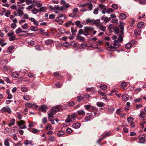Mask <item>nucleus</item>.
I'll return each mask as SVG.
<instances>
[{"instance_id":"obj_6","label":"nucleus","mask_w":146,"mask_h":146,"mask_svg":"<svg viewBox=\"0 0 146 146\" xmlns=\"http://www.w3.org/2000/svg\"><path fill=\"white\" fill-rule=\"evenodd\" d=\"M25 122L23 120H21L17 122V124L19 126V128L20 129H25L27 126L25 125Z\"/></svg>"},{"instance_id":"obj_62","label":"nucleus","mask_w":146,"mask_h":146,"mask_svg":"<svg viewBox=\"0 0 146 146\" xmlns=\"http://www.w3.org/2000/svg\"><path fill=\"white\" fill-rule=\"evenodd\" d=\"M102 31H105L106 30V27L104 26H101L100 28Z\"/></svg>"},{"instance_id":"obj_57","label":"nucleus","mask_w":146,"mask_h":146,"mask_svg":"<svg viewBox=\"0 0 146 146\" xmlns=\"http://www.w3.org/2000/svg\"><path fill=\"white\" fill-rule=\"evenodd\" d=\"M42 123H43L45 124L47 122V119L46 117H44L42 119Z\"/></svg>"},{"instance_id":"obj_19","label":"nucleus","mask_w":146,"mask_h":146,"mask_svg":"<svg viewBox=\"0 0 146 146\" xmlns=\"http://www.w3.org/2000/svg\"><path fill=\"white\" fill-rule=\"evenodd\" d=\"M19 76V74L17 72H14L11 74V76L14 78H18Z\"/></svg>"},{"instance_id":"obj_61","label":"nucleus","mask_w":146,"mask_h":146,"mask_svg":"<svg viewBox=\"0 0 146 146\" xmlns=\"http://www.w3.org/2000/svg\"><path fill=\"white\" fill-rule=\"evenodd\" d=\"M14 47L13 46H9L8 49V51L11 52L14 49Z\"/></svg>"},{"instance_id":"obj_37","label":"nucleus","mask_w":146,"mask_h":146,"mask_svg":"<svg viewBox=\"0 0 146 146\" xmlns=\"http://www.w3.org/2000/svg\"><path fill=\"white\" fill-rule=\"evenodd\" d=\"M48 140L51 142L54 141L55 140V137L54 136H50L49 137Z\"/></svg>"},{"instance_id":"obj_47","label":"nucleus","mask_w":146,"mask_h":146,"mask_svg":"<svg viewBox=\"0 0 146 146\" xmlns=\"http://www.w3.org/2000/svg\"><path fill=\"white\" fill-rule=\"evenodd\" d=\"M9 139H6L4 141V145L5 146H9Z\"/></svg>"},{"instance_id":"obj_34","label":"nucleus","mask_w":146,"mask_h":146,"mask_svg":"<svg viewBox=\"0 0 146 146\" xmlns=\"http://www.w3.org/2000/svg\"><path fill=\"white\" fill-rule=\"evenodd\" d=\"M107 108L109 111L112 112L114 110V108L111 106H108L107 107Z\"/></svg>"},{"instance_id":"obj_60","label":"nucleus","mask_w":146,"mask_h":146,"mask_svg":"<svg viewBox=\"0 0 146 146\" xmlns=\"http://www.w3.org/2000/svg\"><path fill=\"white\" fill-rule=\"evenodd\" d=\"M28 76L30 78L32 77L35 78V75L33 73H29L28 74Z\"/></svg>"},{"instance_id":"obj_26","label":"nucleus","mask_w":146,"mask_h":146,"mask_svg":"<svg viewBox=\"0 0 146 146\" xmlns=\"http://www.w3.org/2000/svg\"><path fill=\"white\" fill-rule=\"evenodd\" d=\"M15 119H13L11 120L10 121V123L8 124V126L11 127L12 125H14L15 124Z\"/></svg>"},{"instance_id":"obj_21","label":"nucleus","mask_w":146,"mask_h":146,"mask_svg":"<svg viewBox=\"0 0 146 146\" xmlns=\"http://www.w3.org/2000/svg\"><path fill=\"white\" fill-rule=\"evenodd\" d=\"M64 134V131L62 130H60L57 133V135L58 137H61L63 136Z\"/></svg>"},{"instance_id":"obj_46","label":"nucleus","mask_w":146,"mask_h":146,"mask_svg":"<svg viewBox=\"0 0 146 146\" xmlns=\"http://www.w3.org/2000/svg\"><path fill=\"white\" fill-rule=\"evenodd\" d=\"M54 115L52 114V113H51L49 112V113L48 114V119L49 120H50V119H52L53 118V115Z\"/></svg>"},{"instance_id":"obj_10","label":"nucleus","mask_w":146,"mask_h":146,"mask_svg":"<svg viewBox=\"0 0 146 146\" xmlns=\"http://www.w3.org/2000/svg\"><path fill=\"white\" fill-rule=\"evenodd\" d=\"M111 133L110 132H107L105 134H102V137L100 138L99 139V140L100 141H101L103 139H104L105 137H108L111 135Z\"/></svg>"},{"instance_id":"obj_51","label":"nucleus","mask_w":146,"mask_h":146,"mask_svg":"<svg viewBox=\"0 0 146 146\" xmlns=\"http://www.w3.org/2000/svg\"><path fill=\"white\" fill-rule=\"evenodd\" d=\"M77 98L78 101L79 102H80L81 101L83 100L84 99L83 97H82L81 96H78Z\"/></svg>"},{"instance_id":"obj_7","label":"nucleus","mask_w":146,"mask_h":146,"mask_svg":"<svg viewBox=\"0 0 146 146\" xmlns=\"http://www.w3.org/2000/svg\"><path fill=\"white\" fill-rule=\"evenodd\" d=\"M0 111L2 113L7 112L9 114H10L11 113V109L8 107H5L2 108L1 110Z\"/></svg>"},{"instance_id":"obj_15","label":"nucleus","mask_w":146,"mask_h":146,"mask_svg":"<svg viewBox=\"0 0 146 146\" xmlns=\"http://www.w3.org/2000/svg\"><path fill=\"white\" fill-rule=\"evenodd\" d=\"M77 113L79 115L84 116L85 113V112L82 110H80L77 111Z\"/></svg>"},{"instance_id":"obj_3","label":"nucleus","mask_w":146,"mask_h":146,"mask_svg":"<svg viewBox=\"0 0 146 146\" xmlns=\"http://www.w3.org/2000/svg\"><path fill=\"white\" fill-rule=\"evenodd\" d=\"M94 28L89 27H86L84 28V35L87 36L91 34L94 30Z\"/></svg>"},{"instance_id":"obj_39","label":"nucleus","mask_w":146,"mask_h":146,"mask_svg":"<svg viewBox=\"0 0 146 146\" xmlns=\"http://www.w3.org/2000/svg\"><path fill=\"white\" fill-rule=\"evenodd\" d=\"M32 12L33 13L35 14H36L39 11L38 9H37L36 8H34L32 10Z\"/></svg>"},{"instance_id":"obj_29","label":"nucleus","mask_w":146,"mask_h":146,"mask_svg":"<svg viewBox=\"0 0 146 146\" xmlns=\"http://www.w3.org/2000/svg\"><path fill=\"white\" fill-rule=\"evenodd\" d=\"M100 19H98L96 20H94L93 21V23L98 26H99L100 23Z\"/></svg>"},{"instance_id":"obj_44","label":"nucleus","mask_w":146,"mask_h":146,"mask_svg":"<svg viewBox=\"0 0 146 146\" xmlns=\"http://www.w3.org/2000/svg\"><path fill=\"white\" fill-rule=\"evenodd\" d=\"M105 9L106 11V13H110V12H113V10L111 8H108L107 9L105 8Z\"/></svg>"},{"instance_id":"obj_1","label":"nucleus","mask_w":146,"mask_h":146,"mask_svg":"<svg viewBox=\"0 0 146 146\" xmlns=\"http://www.w3.org/2000/svg\"><path fill=\"white\" fill-rule=\"evenodd\" d=\"M123 29L124 27L121 25H119L118 27H115L113 28L115 33L119 36L118 39L120 42H122L123 40V38L124 36Z\"/></svg>"},{"instance_id":"obj_54","label":"nucleus","mask_w":146,"mask_h":146,"mask_svg":"<svg viewBox=\"0 0 146 146\" xmlns=\"http://www.w3.org/2000/svg\"><path fill=\"white\" fill-rule=\"evenodd\" d=\"M28 43L29 45L31 46L35 44V41L33 40H30L29 41H28Z\"/></svg>"},{"instance_id":"obj_5","label":"nucleus","mask_w":146,"mask_h":146,"mask_svg":"<svg viewBox=\"0 0 146 146\" xmlns=\"http://www.w3.org/2000/svg\"><path fill=\"white\" fill-rule=\"evenodd\" d=\"M7 36L9 37V40L10 41H13L16 38V36L14 32L12 31L11 32L7 34Z\"/></svg>"},{"instance_id":"obj_17","label":"nucleus","mask_w":146,"mask_h":146,"mask_svg":"<svg viewBox=\"0 0 146 146\" xmlns=\"http://www.w3.org/2000/svg\"><path fill=\"white\" fill-rule=\"evenodd\" d=\"M101 19L103 20H104L105 23H107L111 20V18H108L104 16L102 17Z\"/></svg>"},{"instance_id":"obj_35","label":"nucleus","mask_w":146,"mask_h":146,"mask_svg":"<svg viewBox=\"0 0 146 146\" xmlns=\"http://www.w3.org/2000/svg\"><path fill=\"white\" fill-rule=\"evenodd\" d=\"M39 110L40 111H42L43 112H45L46 111V107L44 106H41Z\"/></svg>"},{"instance_id":"obj_41","label":"nucleus","mask_w":146,"mask_h":146,"mask_svg":"<svg viewBox=\"0 0 146 146\" xmlns=\"http://www.w3.org/2000/svg\"><path fill=\"white\" fill-rule=\"evenodd\" d=\"M132 47V44L131 43H128L125 46V48L127 49H129Z\"/></svg>"},{"instance_id":"obj_48","label":"nucleus","mask_w":146,"mask_h":146,"mask_svg":"<svg viewBox=\"0 0 146 146\" xmlns=\"http://www.w3.org/2000/svg\"><path fill=\"white\" fill-rule=\"evenodd\" d=\"M52 127V126L50 124H47L46 126L45 130H50Z\"/></svg>"},{"instance_id":"obj_23","label":"nucleus","mask_w":146,"mask_h":146,"mask_svg":"<svg viewBox=\"0 0 146 146\" xmlns=\"http://www.w3.org/2000/svg\"><path fill=\"white\" fill-rule=\"evenodd\" d=\"M17 14L20 17L22 16L23 14V11L21 9H19L17 10Z\"/></svg>"},{"instance_id":"obj_36","label":"nucleus","mask_w":146,"mask_h":146,"mask_svg":"<svg viewBox=\"0 0 146 146\" xmlns=\"http://www.w3.org/2000/svg\"><path fill=\"white\" fill-rule=\"evenodd\" d=\"M30 29V30L34 31H36L38 30V28L37 27H35L34 26H31Z\"/></svg>"},{"instance_id":"obj_13","label":"nucleus","mask_w":146,"mask_h":146,"mask_svg":"<svg viewBox=\"0 0 146 146\" xmlns=\"http://www.w3.org/2000/svg\"><path fill=\"white\" fill-rule=\"evenodd\" d=\"M70 6V5L68 3L64 5L61 7H60V10L62 11L63 10H66L67 8L69 7Z\"/></svg>"},{"instance_id":"obj_63","label":"nucleus","mask_w":146,"mask_h":146,"mask_svg":"<svg viewBox=\"0 0 146 146\" xmlns=\"http://www.w3.org/2000/svg\"><path fill=\"white\" fill-rule=\"evenodd\" d=\"M70 45L73 46H76L77 45V43L75 41H72L70 42Z\"/></svg>"},{"instance_id":"obj_53","label":"nucleus","mask_w":146,"mask_h":146,"mask_svg":"<svg viewBox=\"0 0 146 146\" xmlns=\"http://www.w3.org/2000/svg\"><path fill=\"white\" fill-rule=\"evenodd\" d=\"M28 25L27 23H25L24 25L21 26V27L24 29H27L28 27Z\"/></svg>"},{"instance_id":"obj_55","label":"nucleus","mask_w":146,"mask_h":146,"mask_svg":"<svg viewBox=\"0 0 146 146\" xmlns=\"http://www.w3.org/2000/svg\"><path fill=\"white\" fill-rule=\"evenodd\" d=\"M26 106L29 108H31L33 107V105L31 103H27L25 104Z\"/></svg>"},{"instance_id":"obj_11","label":"nucleus","mask_w":146,"mask_h":146,"mask_svg":"<svg viewBox=\"0 0 146 146\" xmlns=\"http://www.w3.org/2000/svg\"><path fill=\"white\" fill-rule=\"evenodd\" d=\"M27 32L26 31H22L20 28H19L15 31V33L18 36V35H19L21 33H26Z\"/></svg>"},{"instance_id":"obj_25","label":"nucleus","mask_w":146,"mask_h":146,"mask_svg":"<svg viewBox=\"0 0 146 146\" xmlns=\"http://www.w3.org/2000/svg\"><path fill=\"white\" fill-rule=\"evenodd\" d=\"M119 17L120 19L124 20L126 18L127 16L125 14L122 13L120 14Z\"/></svg>"},{"instance_id":"obj_59","label":"nucleus","mask_w":146,"mask_h":146,"mask_svg":"<svg viewBox=\"0 0 146 146\" xmlns=\"http://www.w3.org/2000/svg\"><path fill=\"white\" fill-rule=\"evenodd\" d=\"M23 98L26 100L28 101L30 100V97L28 95H24L23 96Z\"/></svg>"},{"instance_id":"obj_14","label":"nucleus","mask_w":146,"mask_h":146,"mask_svg":"<svg viewBox=\"0 0 146 146\" xmlns=\"http://www.w3.org/2000/svg\"><path fill=\"white\" fill-rule=\"evenodd\" d=\"M76 38L78 40L81 42L84 41L85 40L84 37L81 36L80 35H77Z\"/></svg>"},{"instance_id":"obj_4","label":"nucleus","mask_w":146,"mask_h":146,"mask_svg":"<svg viewBox=\"0 0 146 146\" xmlns=\"http://www.w3.org/2000/svg\"><path fill=\"white\" fill-rule=\"evenodd\" d=\"M62 109L60 107L56 106L53 109H51L50 110V113L54 115L57 111H62Z\"/></svg>"},{"instance_id":"obj_64","label":"nucleus","mask_w":146,"mask_h":146,"mask_svg":"<svg viewBox=\"0 0 146 146\" xmlns=\"http://www.w3.org/2000/svg\"><path fill=\"white\" fill-rule=\"evenodd\" d=\"M3 68L5 71H8L10 70V67L7 66H5L3 67Z\"/></svg>"},{"instance_id":"obj_31","label":"nucleus","mask_w":146,"mask_h":146,"mask_svg":"<svg viewBox=\"0 0 146 146\" xmlns=\"http://www.w3.org/2000/svg\"><path fill=\"white\" fill-rule=\"evenodd\" d=\"M76 27L75 29L73 27H71V31L72 34L73 35H74L75 33L77 32V29H76Z\"/></svg>"},{"instance_id":"obj_58","label":"nucleus","mask_w":146,"mask_h":146,"mask_svg":"<svg viewBox=\"0 0 146 146\" xmlns=\"http://www.w3.org/2000/svg\"><path fill=\"white\" fill-rule=\"evenodd\" d=\"M21 90L24 92H26L27 90V88L26 87H22L21 88Z\"/></svg>"},{"instance_id":"obj_49","label":"nucleus","mask_w":146,"mask_h":146,"mask_svg":"<svg viewBox=\"0 0 146 146\" xmlns=\"http://www.w3.org/2000/svg\"><path fill=\"white\" fill-rule=\"evenodd\" d=\"M120 86L123 88H124L127 86L126 83L125 82H123L121 83Z\"/></svg>"},{"instance_id":"obj_43","label":"nucleus","mask_w":146,"mask_h":146,"mask_svg":"<svg viewBox=\"0 0 146 146\" xmlns=\"http://www.w3.org/2000/svg\"><path fill=\"white\" fill-rule=\"evenodd\" d=\"M55 86L57 88H60L62 87V84L60 82H58L55 83Z\"/></svg>"},{"instance_id":"obj_20","label":"nucleus","mask_w":146,"mask_h":146,"mask_svg":"<svg viewBox=\"0 0 146 146\" xmlns=\"http://www.w3.org/2000/svg\"><path fill=\"white\" fill-rule=\"evenodd\" d=\"M141 30L139 29H137L134 31V33L135 35H138L140 34Z\"/></svg>"},{"instance_id":"obj_27","label":"nucleus","mask_w":146,"mask_h":146,"mask_svg":"<svg viewBox=\"0 0 146 146\" xmlns=\"http://www.w3.org/2000/svg\"><path fill=\"white\" fill-rule=\"evenodd\" d=\"M97 105L99 107H101L105 106V104L102 102H98L96 103Z\"/></svg>"},{"instance_id":"obj_42","label":"nucleus","mask_w":146,"mask_h":146,"mask_svg":"<svg viewBox=\"0 0 146 146\" xmlns=\"http://www.w3.org/2000/svg\"><path fill=\"white\" fill-rule=\"evenodd\" d=\"M139 142L140 143H143L145 141V138L144 137H141L139 139Z\"/></svg>"},{"instance_id":"obj_38","label":"nucleus","mask_w":146,"mask_h":146,"mask_svg":"<svg viewBox=\"0 0 146 146\" xmlns=\"http://www.w3.org/2000/svg\"><path fill=\"white\" fill-rule=\"evenodd\" d=\"M92 106L90 105H85L84 106V107L85 109L88 111H90V110L91 109V107H92Z\"/></svg>"},{"instance_id":"obj_16","label":"nucleus","mask_w":146,"mask_h":146,"mask_svg":"<svg viewBox=\"0 0 146 146\" xmlns=\"http://www.w3.org/2000/svg\"><path fill=\"white\" fill-rule=\"evenodd\" d=\"M45 42L46 44L48 46L50 44H53L54 42V41L53 40L51 39H48L46 40L45 41Z\"/></svg>"},{"instance_id":"obj_33","label":"nucleus","mask_w":146,"mask_h":146,"mask_svg":"<svg viewBox=\"0 0 146 146\" xmlns=\"http://www.w3.org/2000/svg\"><path fill=\"white\" fill-rule=\"evenodd\" d=\"M144 23L143 22H139L137 24V27L138 28V29H140L144 25Z\"/></svg>"},{"instance_id":"obj_2","label":"nucleus","mask_w":146,"mask_h":146,"mask_svg":"<svg viewBox=\"0 0 146 146\" xmlns=\"http://www.w3.org/2000/svg\"><path fill=\"white\" fill-rule=\"evenodd\" d=\"M119 40H115V42L111 43L108 47V50L111 51L115 50L118 47L121 46L120 44H119Z\"/></svg>"},{"instance_id":"obj_22","label":"nucleus","mask_w":146,"mask_h":146,"mask_svg":"<svg viewBox=\"0 0 146 146\" xmlns=\"http://www.w3.org/2000/svg\"><path fill=\"white\" fill-rule=\"evenodd\" d=\"M80 125L81 124L80 123H74L72 125V127L75 129H78L80 127Z\"/></svg>"},{"instance_id":"obj_32","label":"nucleus","mask_w":146,"mask_h":146,"mask_svg":"<svg viewBox=\"0 0 146 146\" xmlns=\"http://www.w3.org/2000/svg\"><path fill=\"white\" fill-rule=\"evenodd\" d=\"M32 141L31 140H27L24 141V143L26 146L28 145L29 144L32 145Z\"/></svg>"},{"instance_id":"obj_8","label":"nucleus","mask_w":146,"mask_h":146,"mask_svg":"<svg viewBox=\"0 0 146 146\" xmlns=\"http://www.w3.org/2000/svg\"><path fill=\"white\" fill-rule=\"evenodd\" d=\"M82 7H88L89 10H91L93 8V5L91 3H86L82 5L81 6Z\"/></svg>"},{"instance_id":"obj_24","label":"nucleus","mask_w":146,"mask_h":146,"mask_svg":"<svg viewBox=\"0 0 146 146\" xmlns=\"http://www.w3.org/2000/svg\"><path fill=\"white\" fill-rule=\"evenodd\" d=\"M129 96L125 94L123 95L122 97V99L123 101H126L129 98Z\"/></svg>"},{"instance_id":"obj_12","label":"nucleus","mask_w":146,"mask_h":146,"mask_svg":"<svg viewBox=\"0 0 146 146\" xmlns=\"http://www.w3.org/2000/svg\"><path fill=\"white\" fill-rule=\"evenodd\" d=\"M65 26L66 27H69L70 25H74V23L72 22V21H70L64 24Z\"/></svg>"},{"instance_id":"obj_40","label":"nucleus","mask_w":146,"mask_h":146,"mask_svg":"<svg viewBox=\"0 0 146 146\" xmlns=\"http://www.w3.org/2000/svg\"><path fill=\"white\" fill-rule=\"evenodd\" d=\"M127 120L129 123H132L133 121V117H128L127 119Z\"/></svg>"},{"instance_id":"obj_52","label":"nucleus","mask_w":146,"mask_h":146,"mask_svg":"<svg viewBox=\"0 0 146 146\" xmlns=\"http://www.w3.org/2000/svg\"><path fill=\"white\" fill-rule=\"evenodd\" d=\"M63 18V19H63V20L64 19H65L66 18V16H65L64 15H63L62 14H61L57 17V18L58 19H62L61 18Z\"/></svg>"},{"instance_id":"obj_18","label":"nucleus","mask_w":146,"mask_h":146,"mask_svg":"<svg viewBox=\"0 0 146 146\" xmlns=\"http://www.w3.org/2000/svg\"><path fill=\"white\" fill-rule=\"evenodd\" d=\"M75 25L79 28H81L83 27V25H82L81 23V22L79 21H77L75 22Z\"/></svg>"},{"instance_id":"obj_28","label":"nucleus","mask_w":146,"mask_h":146,"mask_svg":"<svg viewBox=\"0 0 146 146\" xmlns=\"http://www.w3.org/2000/svg\"><path fill=\"white\" fill-rule=\"evenodd\" d=\"M145 112L144 111H142L139 115V117L141 118L144 119L145 118Z\"/></svg>"},{"instance_id":"obj_56","label":"nucleus","mask_w":146,"mask_h":146,"mask_svg":"<svg viewBox=\"0 0 146 146\" xmlns=\"http://www.w3.org/2000/svg\"><path fill=\"white\" fill-rule=\"evenodd\" d=\"M17 117L19 119H21L23 115L20 113L18 112L17 113Z\"/></svg>"},{"instance_id":"obj_9","label":"nucleus","mask_w":146,"mask_h":146,"mask_svg":"<svg viewBox=\"0 0 146 146\" xmlns=\"http://www.w3.org/2000/svg\"><path fill=\"white\" fill-rule=\"evenodd\" d=\"M92 114L90 113H87L86 114V115L85 118V120L86 121H89L91 118L92 117Z\"/></svg>"},{"instance_id":"obj_30","label":"nucleus","mask_w":146,"mask_h":146,"mask_svg":"<svg viewBox=\"0 0 146 146\" xmlns=\"http://www.w3.org/2000/svg\"><path fill=\"white\" fill-rule=\"evenodd\" d=\"M98 110V108L92 106V107H91V109L90 110V111L94 112L97 111Z\"/></svg>"},{"instance_id":"obj_50","label":"nucleus","mask_w":146,"mask_h":146,"mask_svg":"<svg viewBox=\"0 0 146 146\" xmlns=\"http://www.w3.org/2000/svg\"><path fill=\"white\" fill-rule=\"evenodd\" d=\"M30 131L33 133H36L38 132V131L37 129L34 128L32 129H30Z\"/></svg>"},{"instance_id":"obj_45","label":"nucleus","mask_w":146,"mask_h":146,"mask_svg":"<svg viewBox=\"0 0 146 146\" xmlns=\"http://www.w3.org/2000/svg\"><path fill=\"white\" fill-rule=\"evenodd\" d=\"M46 9V8L45 7H43L40 8L39 10L40 12H45Z\"/></svg>"}]
</instances>
